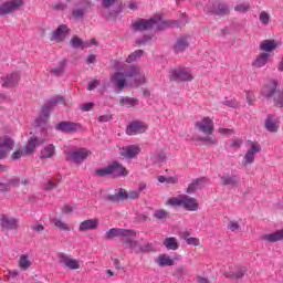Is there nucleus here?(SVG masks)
Returning <instances> with one entry per match:
<instances>
[{
  "instance_id": "nucleus-1",
  "label": "nucleus",
  "mask_w": 283,
  "mask_h": 283,
  "mask_svg": "<svg viewBox=\"0 0 283 283\" xmlns=\"http://www.w3.org/2000/svg\"><path fill=\"white\" fill-rule=\"evenodd\" d=\"M170 207H184L187 211H198V200L189 196H179L168 199Z\"/></svg>"
},
{
  "instance_id": "nucleus-2",
  "label": "nucleus",
  "mask_w": 283,
  "mask_h": 283,
  "mask_svg": "<svg viewBox=\"0 0 283 283\" xmlns=\"http://www.w3.org/2000/svg\"><path fill=\"white\" fill-rule=\"evenodd\" d=\"M160 21H163V17L160 15H155L149 20L137 19L132 22V27L134 32H145V30H151V28H154V25L157 23H160Z\"/></svg>"
},
{
  "instance_id": "nucleus-3",
  "label": "nucleus",
  "mask_w": 283,
  "mask_h": 283,
  "mask_svg": "<svg viewBox=\"0 0 283 283\" xmlns=\"http://www.w3.org/2000/svg\"><path fill=\"white\" fill-rule=\"evenodd\" d=\"M262 94L263 96H266V98L274 96L276 107H283V95L277 91L276 82H271L270 84L265 85L262 90Z\"/></svg>"
},
{
  "instance_id": "nucleus-4",
  "label": "nucleus",
  "mask_w": 283,
  "mask_h": 283,
  "mask_svg": "<svg viewBox=\"0 0 283 283\" xmlns=\"http://www.w3.org/2000/svg\"><path fill=\"white\" fill-rule=\"evenodd\" d=\"M23 0H10L0 4V17H6V14H12V12L21 10V8H23Z\"/></svg>"
},
{
  "instance_id": "nucleus-5",
  "label": "nucleus",
  "mask_w": 283,
  "mask_h": 283,
  "mask_svg": "<svg viewBox=\"0 0 283 283\" xmlns=\"http://www.w3.org/2000/svg\"><path fill=\"white\" fill-rule=\"evenodd\" d=\"M135 230L113 228L106 232V240H114V238H135Z\"/></svg>"
},
{
  "instance_id": "nucleus-6",
  "label": "nucleus",
  "mask_w": 283,
  "mask_h": 283,
  "mask_svg": "<svg viewBox=\"0 0 283 283\" xmlns=\"http://www.w3.org/2000/svg\"><path fill=\"white\" fill-rule=\"evenodd\" d=\"M92 156V151L86 148H80L75 150H70L66 156V160L71 163H83L87 157Z\"/></svg>"
},
{
  "instance_id": "nucleus-7",
  "label": "nucleus",
  "mask_w": 283,
  "mask_h": 283,
  "mask_svg": "<svg viewBox=\"0 0 283 283\" xmlns=\"http://www.w3.org/2000/svg\"><path fill=\"white\" fill-rule=\"evenodd\" d=\"M250 145V149L247 150L243 157V167H249V165H253V163H255V154H260V151H262V147L260 146V144H258V142H251Z\"/></svg>"
},
{
  "instance_id": "nucleus-8",
  "label": "nucleus",
  "mask_w": 283,
  "mask_h": 283,
  "mask_svg": "<svg viewBox=\"0 0 283 283\" xmlns=\"http://www.w3.org/2000/svg\"><path fill=\"white\" fill-rule=\"evenodd\" d=\"M111 82L118 90V92H123L125 87H127V77L123 72H116L111 76Z\"/></svg>"
},
{
  "instance_id": "nucleus-9",
  "label": "nucleus",
  "mask_w": 283,
  "mask_h": 283,
  "mask_svg": "<svg viewBox=\"0 0 283 283\" xmlns=\"http://www.w3.org/2000/svg\"><path fill=\"white\" fill-rule=\"evenodd\" d=\"M196 128L199 129V132H202L207 136H211L213 134V130L216 127L213 126V120L209 117H205L203 120L196 123Z\"/></svg>"
},
{
  "instance_id": "nucleus-10",
  "label": "nucleus",
  "mask_w": 283,
  "mask_h": 283,
  "mask_svg": "<svg viewBox=\"0 0 283 283\" xmlns=\"http://www.w3.org/2000/svg\"><path fill=\"white\" fill-rule=\"evenodd\" d=\"M14 147V140L8 136L0 138V160H3L8 156V151H11Z\"/></svg>"
},
{
  "instance_id": "nucleus-11",
  "label": "nucleus",
  "mask_w": 283,
  "mask_h": 283,
  "mask_svg": "<svg viewBox=\"0 0 283 283\" xmlns=\"http://www.w3.org/2000/svg\"><path fill=\"white\" fill-rule=\"evenodd\" d=\"M147 132V125L143 122H133L126 128L127 136H136L138 134H145Z\"/></svg>"
},
{
  "instance_id": "nucleus-12",
  "label": "nucleus",
  "mask_w": 283,
  "mask_h": 283,
  "mask_svg": "<svg viewBox=\"0 0 283 283\" xmlns=\"http://www.w3.org/2000/svg\"><path fill=\"white\" fill-rule=\"evenodd\" d=\"M60 264L64 268V269H70L71 271H76L77 269H81V264L78 263V261L72 256H67V255H62L60 258Z\"/></svg>"
},
{
  "instance_id": "nucleus-13",
  "label": "nucleus",
  "mask_w": 283,
  "mask_h": 283,
  "mask_svg": "<svg viewBox=\"0 0 283 283\" xmlns=\"http://www.w3.org/2000/svg\"><path fill=\"white\" fill-rule=\"evenodd\" d=\"M247 274V268L234 266L231 271L224 273L228 280H242Z\"/></svg>"
},
{
  "instance_id": "nucleus-14",
  "label": "nucleus",
  "mask_w": 283,
  "mask_h": 283,
  "mask_svg": "<svg viewBox=\"0 0 283 283\" xmlns=\"http://www.w3.org/2000/svg\"><path fill=\"white\" fill-rule=\"evenodd\" d=\"M280 44L275 40H264L260 43V50L263 52V54H270L272 55L275 50H277V46Z\"/></svg>"
},
{
  "instance_id": "nucleus-15",
  "label": "nucleus",
  "mask_w": 283,
  "mask_h": 283,
  "mask_svg": "<svg viewBox=\"0 0 283 283\" xmlns=\"http://www.w3.org/2000/svg\"><path fill=\"white\" fill-rule=\"evenodd\" d=\"M219 182L222 187H234V188L240 187V179L231 175L221 176Z\"/></svg>"
},
{
  "instance_id": "nucleus-16",
  "label": "nucleus",
  "mask_w": 283,
  "mask_h": 283,
  "mask_svg": "<svg viewBox=\"0 0 283 283\" xmlns=\"http://www.w3.org/2000/svg\"><path fill=\"white\" fill-rule=\"evenodd\" d=\"M265 129H268L270 133L275 134L280 130V118L269 115L265 119Z\"/></svg>"
},
{
  "instance_id": "nucleus-17",
  "label": "nucleus",
  "mask_w": 283,
  "mask_h": 283,
  "mask_svg": "<svg viewBox=\"0 0 283 283\" xmlns=\"http://www.w3.org/2000/svg\"><path fill=\"white\" fill-rule=\"evenodd\" d=\"M1 227L8 231H12V229H19V219L9 218L8 216L3 214L1 217Z\"/></svg>"
},
{
  "instance_id": "nucleus-18",
  "label": "nucleus",
  "mask_w": 283,
  "mask_h": 283,
  "mask_svg": "<svg viewBox=\"0 0 283 283\" xmlns=\"http://www.w3.org/2000/svg\"><path fill=\"white\" fill-rule=\"evenodd\" d=\"M45 140H39L36 137H32L29 143L22 148L23 154L27 156H30L31 154H34V149L39 147V145H43Z\"/></svg>"
},
{
  "instance_id": "nucleus-19",
  "label": "nucleus",
  "mask_w": 283,
  "mask_h": 283,
  "mask_svg": "<svg viewBox=\"0 0 283 283\" xmlns=\"http://www.w3.org/2000/svg\"><path fill=\"white\" fill-rule=\"evenodd\" d=\"M70 32V29L65 24H61L55 32L52 35V41H57L61 43V41H65V36H67V33Z\"/></svg>"
},
{
  "instance_id": "nucleus-20",
  "label": "nucleus",
  "mask_w": 283,
  "mask_h": 283,
  "mask_svg": "<svg viewBox=\"0 0 283 283\" xmlns=\"http://www.w3.org/2000/svg\"><path fill=\"white\" fill-rule=\"evenodd\" d=\"M56 129L66 133L78 132V129H81V125L72 122H62L57 124Z\"/></svg>"
},
{
  "instance_id": "nucleus-21",
  "label": "nucleus",
  "mask_w": 283,
  "mask_h": 283,
  "mask_svg": "<svg viewBox=\"0 0 283 283\" xmlns=\"http://www.w3.org/2000/svg\"><path fill=\"white\" fill-rule=\"evenodd\" d=\"M140 154V148L138 146H127L122 148L120 156H124V158H136Z\"/></svg>"
},
{
  "instance_id": "nucleus-22",
  "label": "nucleus",
  "mask_w": 283,
  "mask_h": 283,
  "mask_svg": "<svg viewBox=\"0 0 283 283\" xmlns=\"http://www.w3.org/2000/svg\"><path fill=\"white\" fill-rule=\"evenodd\" d=\"M111 167V176L119 177V176H127L129 172L127 169L124 168L118 161H114L109 165Z\"/></svg>"
},
{
  "instance_id": "nucleus-23",
  "label": "nucleus",
  "mask_w": 283,
  "mask_h": 283,
  "mask_svg": "<svg viewBox=\"0 0 283 283\" xmlns=\"http://www.w3.org/2000/svg\"><path fill=\"white\" fill-rule=\"evenodd\" d=\"M21 81V76L19 73H11L7 76L6 81L2 83V87H17L19 85V82Z\"/></svg>"
},
{
  "instance_id": "nucleus-24",
  "label": "nucleus",
  "mask_w": 283,
  "mask_h": 283,
  "mask_svg": "<svg viewBox=\"0 0 283 283\" xmlns=\"http://www.w3.org/2000/svg\"><path fill=\"white\" fill-rule=\"evenodd\" d=\"M205 10L206 12H211L212 14H229V7L219 2H214L211 10H209V7H206Z\"/></svg>"
},
{
  "instance_id": "nucleus-25",
  "label": "nucleus",
  "mask_w": 283,
  "mask_h": 283,
  "mask_svg": "<svg viewBox=\"0 0 283 283\" xmlns=\"http://www.w3.org/2000/svg\"><path fill=\"white\" fill-rule=\"evenodd\" d=\"M94 229H98V219H88L80 223V231L82 232L94 231Z\"/></svg>"
},
{
  "instance_id": "nucleus-26",
  "label": "nucleus",
  "mask_w": 283,
  "mask_h": 283,
  "mask_svg": "<svg viewBox=\"0 0 283 283\" xmlns=\"http://www.w3.org/2000/svg\"><path fill=\"white\" fill-rule=\"evenodd\" d=\"M172 75L178 81H193V75L187 70L177 69L172 72Z\"/></svg>"
},
{
  "instance_id": "nucleus-27",
  "label": "nucleus",
  "mask_w": 283,
  "mask_h": 283,
  "mask_svg": "<svg viewBox=\"0 0 283 283\" xmlns=\"http://www.w3.org/2000/svg\"><path fill=\"white\" fill-rule=\"evenodd\" d=\"M187 48H189V38L187 35L179 36V39L177 40L174 46L175 52L177 53L185 52Z\"/></svg>"
},
{
  "instance_id": "nucleus-28",
  "label": "nucleus",
  "mask_w": 283,
  "mask_h": 283,
  "mask_svg": "<svg viewBox=\"0 0 283 283\" xmlns=\"http://www.w3.org/2000/svg\"><path fill=\"white\" fill-rule=\"evenodd\" d=\"M20 185H23L25 187V185H28V178L15 177V178L9 179L7 182V191H10V189L14 187H19Z\"/></svg>"
},
{
  "instance_id": "nucleus-29",
  "label": "nucleus",
  "mask_w": 283,
  "mask_h": 283,
  "mask_svg": "<svg viewBox=\"0 0 283 283\" xmlns=\"http://www.w3.org/2000/svg\"><path fill=\"white\" fill-rule=\"evenodd\" d=\"M125 198H126L125 190L119 189L114 195L106 196L105 200H107V202L115 203V202H123V200H125Z\"/></svg>"
},
{
  "instance_id": "nucleus-30",
  "label": "nucleus",
  "mask_w": 283,
  "mask_h": 283,
  "mask_svg": "<svg viewBox=\"0 0 283 283\" xmlns=\"http://www.w3.org/2000/svg\"><path fill=\"white\" fill-rule=\"evenodd\" d=\"M262 240H266V242H280V240H283V229L274 233L263 234Z\"/></svg>"
},
{
  "instance_id": "nucleus-31",
  "label": "nucleus",
  "mask_w": 283,
  "mask_h": 283,
  "mask_svg": "<svg viewBox=\"0 0 283 283\" xmlns=\"http://www.w3.org/2000/svg\"><path fill=\"white\" fill-rule=\"evenodd\" d=\"M207 182H209L207 178H200L195 180L192 184L188 186V193H193V191H198V189H200V187H205Z\"/></svg>"
},
{
  "instance_id": "nucleus-32",
  "label": "nucleus",
  "mask_w": 283,
  "mask_h": 283,
  "mask_svg": "<svg viewBox=\"0 0 283 283\" xmlns=\"http://www.w3.org/2000/svg\"><path fill=\"white\" fill-rule=\"evenodd\" d=\"M164 247L168 249V251H178V239L176 237H169L164 240Z\"/></svg>"
},
{
  "instance_id": "nucleus-33",
  "label": "nucleus",
  "mask_w": 283,
  "mask_h": 283,
  "mask_svg": "<svg viewBox=\"0 0 283 283\" xmlns=\"http://www.w3.org/2000/svg\"><path fill=\"white\" fill-rule=\"evenodd\" d=\"M70 45H72L75 49L85 50V48H91L90 42H83V40L78 36H73L70 41Z\"/></svg>"
},
{
  "instance_id": "nucleus-34",
  "label": "nucleus",
  "mask_w": 283,
  "mask_h": 283,
  "mask_svg": "<svg viewBox=\"0 0 283 283\" xmlns=\"http://www.w3.org/2000/svg\"><path fill=\"white\" fill-rule=\"evenodd\" d=\"M269 59H271L270 53H261L253 62L254 67H264V64L269 63Z\"/></svg>"
},
{
  "instance_id": "nucleus-35",
  "label": "nucleus",
  "mask_w": 283,
  "mask_h": 283,
  "mask_svg": "<svg viewBox=\"0 0 283 283\" xmlns=\"http://www.w3.org/2000/svg\"><path fill=\"white\" fill-rule=\"evenodd\" d=\"M52 224H54L55 229H59V231H72L70 224L59 218H53Z\"/></svg>"
},
{
  "instance_id": "nucleus-36",
  "label": "nucleus",
  "mask_w": 283,
  "mask_h": 283,
  "mask_svg": "<svg viewBox=\"0 0 283 283\" xmlns=\"http://www.w3.org/2000/svg\"><path fill=\"white\" fill-rule=\"evenodd\" d=\"M157 264L159 266H174L175 262L171 258H169V255L161 254L157 260Z\"/></svg>"
},
{
  "instance_id": "nucleus-37",
  "label": "nucleus",
  "mask_w": 283,
  "mask_h": 283,
  "mask_svg": "<svg viewBox=\"0 0 283 283\" xmlns=\"http://www.w3.org/2000/svg\"><path fill=\"white\" fill-rule=\"evenodd\" d=\"M55 154V148L54 145H49L44 149L41 150L40 153V158L45 159V158H52Z\"/></svg>"
},
{
  "instance_id": "nucleus-38",
  "label": "nucleus",
  "mask_w": 283,
  "mask_h": 283,
  "mask_svg": "<svg viewBox=\"0 0 283 283\" xmlns=\"http://www.w3.org/2000/svg\"><path fill=\"white\" fill-rule=\"evenodd\" d=\"M124 244H126L127 248L130 249V251H133V253H143V248L139 247L138 241L126 240L124 241Z\"/></svg>"
},
{
  "instance_id": "nucleus-39",
  "label": "nucleus",
  "mask_w": 283,
  "mask_h": 283,
  "mask_svg": "<svg viewBox=\"0 0 283 283\" xmlns=\"http://www.w3.org/2000/svg\"><path fill=\"white\" fill-rule=\"evenodd\" d=\"M119 105L122 107H132L133 105H138V99H136L134 97L120 98Z\"/></svg>"
},
{
  "instance_id": "nucleus-40",
  "label": "nucleus",
  "mask_w": 283,
  "mask_h": 283,
  "mask_svg": "<svg viewBox=\"0 0 283 283\" xmlns=\"http://www.w3.org/2000/svg\"><path fill=\"white\" fill-rule=\"evenodd\" d=\"M189 234L184 233L182 238L189 244L190 247H200V239L193 238V237H188Z\"/></svg>"
},
{
  "instance_id": "nucleus-41",
  "label": "nucleus",
  "mask_w": 283,
  "mask_h": 283,
  "mask_svg": "<svg viewBox=\"0 0 283 283\" xmlns=\"http://www.w3.org/2000/svg\"><path fill=\"white\" fill-rule=\"evenodd\" d=\"M30 260H28V255L22 254L19 260V266L22 271H28L30 269Z\"/></svg>"
},
{
  "instance_id": "nucleus-42",
  "label": "nucleus",
  "mask_w": 283,
  "mask_h": 283,
  "mask_svg": "<svg viewBox=\"0 0 283 283\" xmlns=\"http://www.w3.org/2000/svg\"><path fill=\"white\" fill-rule=\"evenodd\" d=\"M65 72V60H63L60 63V66L53 67L51 70V74H54V76H61Z\"/></svg>"
},
{
  "instance_id": "nucleus-43",
  "label": "nucleus",
  "mask_w": 283,
  "mask_h": 283,
  "mask_svg": "<svg viewBox=\"0 0 283 283\" xmlns=\"http://www.w3.org/2000/svg\"><path fill=\"white\" fill-rule=\"evenodd\" d=\"M169 217V212L165 209L156 210L153 214V218H156V220H165Z\"/></svg>"
},
{
  "instance_id": "nucleus-44",
  "label": "nucleus",
  "mask_w": 283,
  "mask_h": 283,
  "mask_svg": "<svg viewBox=\"0 0 283 283\" xmlns=\"http://www.w3.org/2000/svg\"><path fill=\"white\" fill-rule=\"evenodd\" d=\"M143 54H145V51L143 50L135 51L133 54L128 55V57L126 59V63H134V61H136V59H140Z\"/></svg>"
},
{
  "instance_id": "nucleus-45",
  "label": "nucleus",
  "mask_w": 283,
  "mask_h": 283,
  "mask_svg": "<svg viewBox=\"0 0 283 283\" xmlns=\"http://www.w3.org/2000/svg\"><path fill=\"white\" fill-rule=\"evenodd\" d=\"M139 74L140 69H138L137 66H132L124 75L126 76V78H134V76H138Z\"/></svg>"
},
{
  "instance_id": "nucleus-46",
  "label": "nucleus",
  "mask_w": 283,
  "mask_h": 283,
  "mask_svg": "<svg viewBox=\"0 0 283 283\" xmlns=\"http://www.w3.org/2000/svg\"><path fill=\"white\" fill-rule=\"evenodd\" d=\"M96 176H99V178H103L105 176H112V168L109 167V165L105 168H101V169H97L95 171Z\"/></svg>"
},
{
  "instance_id": "nucleus-47",
  "label": "nucleus",
  "mask_w": 283,
  "mask_h": 283,
  "mask_svg": "<svg viewBox=\"0 0 283 283\" xmlns=\"http://www.w3.org/2000/svg\"><path fill=\"white\" fill-rule=\"evenodd\" d=\"M125 200H138L140 198V191L129 190L128 192L125 191Z\"/></svg>"
},
{
  "instance_id": "nucleus-48",
  "label": "nucleus",
  "mask_w": 283,
  "mask_h": 283,
  "mask_svg": "<svg viewBox=\"0 0 283 283\" xmlns=\"http://www.w3.org/2000/svg\"><path fill=\"white\" fill-rule=\"evenodd\" d=\"M250 10H251V6H249V3H241L234 7L235 12L244 13V12H249Z\"/></svg>"
},
{
  "instance_id": "nucleus-49",
  "label": "nucleus",
  "mask_w": 283,
  "mask_h": 283,
  "mask_svg": "<svg viewBox=\"0 0 283 283\" xmlns=\"http://www.w3.org/2000/svg\"><path fill=\"white\" fill-rule=\"evenodd\" d=\"M99 85H101L99 80H93L92 82L88 83V92H93V90H96V87Z\"/></svg>"
},
{
  "instance_id": "nucleus-50",
  "label": "nucleus",
  "mask_w": 283,
  "mask_h": 283,
  "mask_svg": "<svg viewBox=\"0 0 283 283\" xmlns=\"http://www.w3.org/2000/svg\"><path fill=\"white\" fill-rule=\"evenodd\" d=\"M118 0H102V8H112Z\"/></svg>"
},
{
  "instance_id": "nucleus-51",
  "label": "nucleus",
  "mask_w": 283,
  "mask_h": 283,
  "mask_svg": "<svg viewBox=\"0 0 283 283\" xmlns=\"http://www.w3.org/2000/svg\"><path fill=\"white\" fill-rule=\"evenodd\" d=\"M22 156H27V155L23 154V149L22 150H15L11 155V160H19V158H21Z\"/></svg>"
},
{
  "instance_id": "nucleus-52",
  "label": "nucleus",
  "mask_w": 283,
  "mask_h": 283,
  "mask_svg": "<svg viewBox=\"0 0 283 283\" xmlns=\"http://www.w3.org/2000/svg\"><path fill=\"white\" fill-rule=\"evenodd\" d=\"M31 229H33V231H35L36 233H41L43 231H45V227H43V224L41 223H35L31 227Z\"/></svg>"
},
{
  "instance_id": "nucleus-53",
  "label": "nucleus",
  "mask_w": 283,
  "mask_h": 283,
  "mask_svg": "<svg viewBox=\"0 0 283 283\" xmlns=\"http://www.w3.org/2000/svg\"><path fill=\"white\" fill-rule=\"evenodd\" d=\"M269 19H270L269 13H266L264 11L261 12L260 21L263 22L264 25L269 24Z\"/></svg>"
},
{
  "instance_id": "nucleus-54",
  "label": "nucleus",
  "mask_w": 283,
  "mask_h": 283,
  "mask_svg": "<svg viewBox=\"0 0 283 283\" xmlns=\"http://www.w3.org/2000/svg\"><path fill=\"white\" fill-rule=\"evenodd\" d=\"M84 14H85V10L83 9H77L73 11L74 19H81Z\"/></svg>"
},
{
  "instance_id": "nucleus-55",
  "label": "nucleus",
  "mask_w": 283,
  "mask_h": 283,
  "mask_svg": "<svg viewBox=\"0 0 283 283\" xmlns=\"http://www.w3.org/2000/svg\"><path fill=\"white\" fill-rule=\"evenodd\" d=\"M245 98H247L249 105H253V103L255 101V96L253 95V93L247 92Z\"/></svg>"
},
{
  "instance_id": "nucleus-56",
  "label": "nucleus",
  "mask_w": 283,
  "mask_h": 283,
  "mask_svg": "<svg viewBox=\"0 0 283 283\" xmlns=\"http://www.w3.org/2000/svg\"><path fill=\"white\" fill-rule=\"evenodd\" d=\"M222 105H226L227 107H238V102L233 99H227L222 103Z\"/></svg>"
},
{
  "instance_id": "nucleus-57",
  "label": "nucleus",
  "mask_w": 283,
  "mask_h": 283,
  "mask_svg": "<svg viewBox=\"0 0 283 283\" xmlns=\"http://www.w3.org/2000/svg\"><path fill=\"white\" fill-rule=\"evenodd\" d=\"M112 118V115H101L97 120L98 123H109V119Z\"/></svg>"
},
{
  "instance_id": "nucleus-58",
  "label": "nucleus",
  "mask_w": 283,
  "mask_h": 283,
  "mask_svg": "<svg viewBox=\"0 0 283 283\" xmlns=\"http://www.w3.org/2000/svg\"><path fill=\"white\" fill-rule=\"evenodd\" d=\"M92 107H94V103H86L82 106V112H91Z\"/></svg>"
},
{
  "instance_id": "nucleus-59",
  "label": "nucleus",
  "mask_w": 283,
  "mask_h": 283,
  "mask_svg": "<svg viewBox=\"0 0 283 283\" xmlns=\"http://www.w3.org/2000/svg\"><path fill=\"white\" fill-rule=\"evenodd\" d=\"M229 229H230V231H239L240 224L238 222H231L229 224Z\"/></svg>"
},
{
  "instance_id": "nucleus-60",
  "label": "nucleus",
  "mask_w": 283,
  "mask_h": 283,
  "mask_svg": "<svg viewBox=\"0 0 283 283\" xmlns=\"http://www.w3.org/2000/svg\"><path fill=\"white\" fill-rule=\"evenodd\" d=\"M92 63H96V55H94V54L88 55L87 59H86V64L87 65H90Z\"/></svg>"
},
{
  "instance_id": "nucleus-61",
  "label": "nucleus",
  "mask_w": 283,
  "mask_h": 283,
  "mask_svg": "<svg viewBox=\"0 0 283 283\" xmlns=\"http://www.w3.org/2000/svg\"><path fill=\"white\" fill-rule=\"evenodd\" d=\"M201 140H203L205 143H210V145H216V143H218L216 138L212 137H203L201 138Z\"/></svg>"
},
{
  "instance_id": "nucleus-62",
  "label": "nucleus",
  "mask_w": 283,
  "mask_h": 283,
  "mask_svg": "<svg viewBox=\"0 0 283 283\" xmlns=\"http://www.w3.org/2000/svg\"><path fill=\"white\" fill-rule=\"evenodd\" d=\"M72 211H74V208H72V206H64L62 208L63 213H72Z\"/></svg>"
},
{
  "instance_id": "nucleus-63",
  "label": "nucleus",
  "mask_w": 283,
  "mask_h": 283,
  "mask_svg": "<svg viewBox=\"0 0 283 283\" xmlns=\"http://www.w3.org/2000/svg\"><path fill=\"white\" fill-rule=\"evenodd\" d=\"M6 191H8V185H7V182L0 181V192L6 193Z\"/></svg>"
},
{
  "instance_id": "nucleus-64",
  "label": "nucleus",
  "mask_w": 283,
  "mask_h": 283,
  "mask_svg": "<svg viewBox=\"0 0 283 283\" xmlns=\"http://www.w3.org/2000/svg\"><path fill=\"white\" fill-rule=\"evenodd\" d=\"M54 10H65V4L63 3H57L53 6Z\"/></svg>"
}]
</instances>
